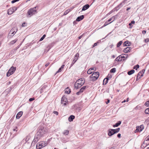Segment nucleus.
Listing matches in <instances>:
<instances>
[{
    "label": "nucleus",
    "instance_id": "f257e3e1",
    "mask_svg": "<svg viewBox=\"0 0 149 149\" xmlns=\"http://www.w3.org/2000/svg\"><path fill=\"white\" fill-rule=\"evenodd\" d=\"M85 80L84 78H81L75 82L74 84V88L77 89L80 88L84 83Z\"/></svg>",
    "mask_w": 149,
    "mask_h": 149
},
{
    "label": "nucleus",
    "instance_id": "f03ea898",
    "mask_svg": "<svg viewBox=\"0 0 149 149\" xmlns=\"http://www.w3.org/2000/svg\"><path fill=\"white\" fill-rule=\"evenodd\" d=\"M99 75V72H93L90 77V80L92 81H94L97 80Z\"/></svg>",
    "mask_w": 149,
    "mask_h": 149
},
{
    "label": "nucleus",
    "instance_id": "7ed1b4c3",
    "mask_svg": "<svg viewBox=\"0 0 149 149\" xmlns=\"http://www.w3.org/2000/svg\"><path fill=\"white\" fill-rule=\"evenodd\" d=\"M36 7H34L30 9L27 12V14L30 17L32 16L33 15L37 13V10H36Z\"/></svg>",
    "mask_w": 149,
    "mask_h": 149
},
{
    "label": "nucleus",
    "instance_id": "20e7f679",
    "mask_svg": "<svg viewBox=\"0 0 149 149\" xmlns=\"http://www.w3.org/2000/svg\"><path fill=\"white\" fill-rule=\"evenodd\" d=\"M47 145V143L45 141L40 142L37 144L36 148L37 149H40L45 146Z\"/></svg>",
    "mask_w": 149,
    "mask_h": 149
},
{
    "label": "nucleus",
    "instance_id": "39448f33",
    "mask_svg": "<svg viewBox=\"0 0 149 149\" xmlns=\"http://www.w3.org/2000/svg\"><path fill=\"white\" fill-rule=\"evenodd\" d=\"M116 19V17L115 16H113L110 18L108 20L106 21L104 23L103 26L100 27V28H102L103 27L111 23L114 21Z\"/></svg>",
    "mask_w": 149,
    "mask_h": 149
},
{
    "label": "nucleus",
    "instance_id": "423d86ee",
    "mask_svg": "<svg viewBox=\"0 0 149 149\" xmlns=\"http://www.w3.org/2000/svg\"><path fill=\"white\" fill-rule=\"evenodd\" d=\"M16 70V68H14L13 67H12L9 70L7 73L6 76L7 77L10 76L11 75L13 74Z\"/></svg>",
    "mask_w": 149,
    "mask_h": 149
},
{
    "label": "nucleus",
    "instance_id": "0eeeda50",
    "mask_svg": "<svg viewBox=\"0 0 149 149\" xmlns=\"http://www.w3.org/2000/svg\"><path fill=\"white\" fill-rule=\"evenodd\" d=\"M17 9L15 7H13L12 8H10L8 10V14L9 15H11Z\"/></svg>",
    "mask_w": 149,
    "mask_h": 149
},
{
    "label": "nucleus",
    "instance_id": "6e6552de",
    "mask_svg": "<svg viewBox=\"0 0 149 149\" xmlns=\"http://www.w3.org/2000/svg\"><path fill=\"white\" fill-rule=\"evenodd\" d=\"M79 53H77L75 56L71 64V66H72L76 62L79 57Z\"/></svg>",
    "mask_w": 149,
    "mask_h": 149
},
{
    "label": "nucleus",
    "instance_id": "1a4fd4ad",
    "mask_svg": "<svg viewBox=\"0 0 149 149\" xmlns=\"http://www.w3.org/2000/svg\"><path fill=\"white\" fill-rule=\"evenodd\" d=\"M67 102L68 100L67 98L65 97H62L61 100V104H63V105H65Z\"/></svg>",
    "mask_w": 149,
    "mask_h": 149
},
{
    "label": "nucleus",
    "instance_id": "9d476101",
    "mask_svg": "<svg viewBox=\"0 0 149 149\" xmlns=\"http://www.w3.org/2000/svg\"><path fill=\"white\" fill-rule=\"evenodd\" d=\"M38 132H39L41 134V135L43 136L45 133V131L44 128L41 127L39 128Z\"/></svg>",
    "mask_w": 149,
    "mask_h": 149
},
{
    "label": "nucleus",
    "instance_id": "9b49d317",
    "mask_svg": "<svg viewBox=\"0 0 149 149\" xmlns=\"http://www.w3.org/2000/svg\"><path fill=\"white\" fill-rule=\"evenodd\" d=\"M86 86H84L82 87L79 90V91L76 93V94L77 95H79L80 94L82 93L84 91L85 89L86 88Z\"/></svg>",
    "mask_w": 149,
    "mask_h": 149
},
{
    "label": "nucleus",
    "instance_id": "f8f14e48",
    "mask_svg": "<svg viewBox=\"0 0 149 149\" xmlns=\"http://www.w3.org/2000/svg\"><path fill=\"white\" fill-rule=\"evenodd\" d=\"M112 130L113 129H110L108 130V135L109 136H111L114 134L113 131Z\"/></svg>",
    "mask_w": 149,
    "mask_h": 149
},
{
    "label": "nucleus",
    "instance_id": "ddd939ff",
    "mask_svg": "<svg viewBox=\"0 0 149 149\" xmlns=\"http://www.w3.org/2000/svg\"><path fill=\"white\" fill-rule=\"evenodd\" d=\"M132 48L130 47H127L125 48L124 50L125 53H128L130 52Z\"/></svg>",
    "mask_w": 149,
    "mask_h": 149
},
{
    "label": "nucleus",
    "instance_id": "4468645a",
    "mask_svg": "<svg viewBox=\"0 0 149 149\" xmlns=\"http://www.w3.org/2000/svg\"><path fill=\"white\" fill-rule=\"evenodd\" d=\"M30 137H31L30 136H27L26 137V138L25 139H24L23 140V141H25V143H30L29 142V141Z\"/></svg>",
    "mask_w": 149,
    "mask_h": 149
},
{
    "label": "nucleus",
    "instance_id": "2eb2a0df",
    "mask_svg": "<svg viewBox=\"0 0 149 149\" xmlns=\"http://www.w3.org/2000/svg\"><path fill=\"white\" fill-rule=\"evenodd\" d=\"M23 113L22 111H20L19 112L16 116V118L17 119H19L22 116Z\"/></svg>",
    "mask_w": 149,
    "mask_h": 149
},
{
    "label": "nucleus",
    "instance_id": "dca6fc26",
    "mask_svg": "<svg viewBox=\"0 0 149 149\" xmlns=\"http://www.w3.org/2000/svg\"><path fill=\"white\" fill-rule=\"evenodd\" d=\"M84 17V15H81L80 16L78 17L76 19V21L77 22H79L83 19Z\"/></svg>",
    "mask_w": 149,
    "mask_h": 149
},
{
    "label": "nucleus",
    "instance_id": "f3484780",
    "mask_svg": "<svg viewBox=\"0 0 149 149\" xmlns=\"http://www.w3.org/2000/svg\"><path fill=\"white\" fill-rule=\"evenodd\" d=\"M15 29V28L12 29L10 31L9 34L13 35V36L16 32L14 30Z\"/></svg>",
    "mask_w": 149,
    "mask_h": 149
},
{
    "label": "nucleus",
    "instance_id": "a211bd4d",
    "mask_svg": "<svg viewBox=\"0 0 149 149\" xmlns=\"http://www.w3.org/2000/svg\"><path fill=\"white\" fill-rule=\"evenodd\" d=\"M143 128V125L140 126L136 127V130L139 132L141 131Z\"/></svg>",
    "mask_w": 149,
    "mask_h": 149
},
{
    "label": "nucleus",
    "instance_id": "6ab92c4d",
    "mask_svg": "<svg viewBox=\"0 0 149 149\" xmlns=\"http://www.w3.org/2000/svg\"><path fill=\"white\" fill-rule=\"evenodd\" d=\"M89 5L87 4L85 5L83 7L82 9V11H84L87 10L89 8Z\"/></svg>",
    "mask_w": 149,
    "mask_h": 149
},
{
    "label": "nucleus",
    "instance_id": "aec40b11",
    "mask_svg": "<svg viewBox=\"0 0 149 149\" xmlns=\"http://www.w3.org/2000/svg\"><path fill=\"white\" fill-rule=\"evenodd\" d=\"M75 117L73 115H71L68 118V120L70 122L72 121L74 118Z\"/></svg>",
    "mask_w": 149,
    "mask_h": 149
},
{
    "label": "nucleus",
    "instance_id": "412c9836",
    "mask_svg": "<svg viewBox=\"0 0 149 149\" xmlns=\"http://www.w3.org/2000/svg\"><path fill=\"white\" fill-rule=\"evenodd\" d=\"M127 0H124L122 2H121L119 5L118 6V7L119 8H121L123 6V5L125 4V2Z\"/></svg>",
    "mask_w": 149,
    "mask_h": 149
},
{
    "label": "nucleus",
    "instance_id": "4be33fe9",
    "mask_svg": "<svg viewBox=\"0 0 149 149\" xmlns=\"http://www.w3.org/2000/svg\"><path fill=\"white\" fill-rule=\"evenodd\" d=\"M121 55H120L117 57L115 59V61H122V59L121 58L120 56Z\"/></svg>",
    "mask_w": 149,
    "mask_h": 149
},
{
    "label": "nucleus",
    "instance_id": "5701e85b",
    "mask_svg": "<svg viewBox=\"0 0 149 149\" xmlns=\"http://www.w3.org/2000/svg\"><path fill=\"white\" fill-rule=\"evenodd\" d=\"M108 79H109L108 78H105L103 81V84L105 85H106L108 83Z\"/></svg>",
    "mask_w": 149,
    "mask_h": 149
},
{
    "label": "nucleus",
    "instance_id": "b1692460",
    "mask_svg": "<svg viewBox=\"0 0 149 149\" xmlns=\"http://www.w3.org/2000/svg\"><path fill=\"white\" fill-rule=\"evenodd\" d=\"M130 42H129L128 41H125L124 42L123 45L124 46H130Z\"/></svg>",
    "mask_w": 149,
    "mask_h": 149
},
{
    "label": "nucleus",
    "instance_id": "393cba45",
    "mask_svg": "<svg viewBox=\"0 0 149 149\" xmlns=\"http://www.w3.org/2000/svg\"><path fill=\"white\" fill-rule=\"evenodd\" d=\"M121 121H119L118 123H116L113 126V127H117L121 124Z\"/></svg>",
    "mask_w": 149,
    "mask_h": 149
},
{
    "label": "nucleus",
    "instance_id": "a878e982",
    "mask_svg": "<svg viewBox=\"0 0 149 149\" xmlns=\"http://www.w3.org/2000/svg\"><path fill=\"white\" fill-rule=\"evenodd\" d=\"M40 138V137L39 136H36L35 135V138L33 140H34V141H35L36 142H37Z\"/></svg>",
    "mask_w": 149,
    "mask_h": 149
},
{
    "label": "nucleus",
    "instance_id": "bb28decb",
    "mask_svg": "<svg viewBox=\"0 0 149 149\" xmlns=\"http://www.w3.org/2000/svg\"><path fill=\"white\" fill-rule=\"evenodd\" d=\"M120 130V128H118L116 129H113L112 130V131H113L114 132V133L116 134Z\"/></svg>",
    "mask_w": 149,
    "mask_h": 149
},
{
    "label": "nucleus",
    "instance_id": "cd10ccee",
    "mask_svg": "<svg viewBox=\"0 0 149 149\" xmlns=\"http://www.w3.org/2000/svg\"><path fill=\"white\" fill-rule=\"evenodd\" d=\"M135 72V70H132L127 72V74L129 75H131L134 73Z\"/></svg>",
    "mask_w": 149,
    "mask_h": 149
},
{
    "label": "nucleus",
    "instance_id": "c85d7f7f",
    "mask_svg": "<svg viewBox=\"0 0 149 149\" xmlns=\"http://www.w3.org/2000/svg\"><path fill=\"white\" fill-rule=\"evenodd\" d=\"M69 133V131L68 130H65L63 133V134L65 135H68Z\"/></svg>",
    "mask_w": 149,
    "mask_h": 149
},
{
    "label": "nucleus",
    "instance_id": "c756f323",
    "mask_svg": "<svg viewBox=\"0 0 149 149\" xmlns=\"http://www.w3.org/2000/svg\"><path fill=\"white\" fill-rule=\"evenodd\" d=\"M71 92L70 89H69L68 88H67L65 89V93L67 94H69Z\"/></svg>",
    "mask_w": 149,
    "mask_h": 149
},
{
    "label": "nucleus",
    "instance_id": "7c9ffc66",
    "mask_svg": "<svg viewBox=\"0 0 149 149\" xmlns=\"http://www.w3.org/2000/svg\"><path fill=\"white\" fill-rule=\"evenodd\" d=\"M145 71V70L144 69H143L141 71H140L138 74V77H139L140 75V74L142 73L143 74L144 73Z\"/></svg>",
    "mask_w": 149,
    "mask_h": 149
},
{
    "label": "nucleus",
    "instance_id": "2f4dec72",
    "mask_svg": "<svg viewBox=\"0 0 149 149\" xmlns=\"http://www.w3.org/2000/svg\"><path fill=\"white\" fill-rule=\"evenodd\" d=\"M17 40V39H15L14 40H13L11 41L10 42V45H13L15 43Z\"/></svg>",
    "mask_w": 149,
    "mask_h": 149
},
{
    "label": "nucleus",
    "instance_id": "473e14b6",
    "mask_svg": "<svg viewBox=\"0 0 149 149\" xmlns=\"http://www.w3.org/2000/svg\"><path fill=\"white\" fill-rule=\"evenodd\" d=\"M135 23L134 21H132L129 24V25L130 26V28L131 29L132 27V24H134Z\"/></svg>",
    "mask_w": 149,
    "mask_h": 149
},
{
    "label": "nucleus",
    "instance_id": "72a5a7b5",
    "mask_svg": "<svg viewBox=\"0 0 149 149\" xmlns=\"http://www.w3.org/2000/svg\"><path fill=\"white\" fill-rule=\"evenodd\" d=\"M41 134H40L39 133V132H37L36 134V135L37 136H39L41 138L43 136V135H41Z\"/></svg>",
    "mask_w": 149,
    "mask_h": 149
},
{
    "label": "nucleus",
    "instance_id": "f704fd0d",
    "mask_svg": "<svg viewBox=\"0 0 149 149\" xmlns=\"http://www.w3.org/2000/svg\"><path fill=\"white\" fill-rule=\"evenodd\" d=\"M123 43V42L122 41H119L117 44V47H119L120 45L122 44Z\"/></svg>",
    "mask_w": 149,
    "mask_h": 149
},
{
    "label": "nucleus",
    "instance_id": "c9c22d12",
    "mask_svg": "<svg viewBox=\"0 0 149 149\" xmlns=\"http://www.w3.org/2000/svg\"><path fill=\"white\" fill-rule=\"evenodd\" d=\"M139 65L137 64L136 65H135L133 69H135L136 70H137V69L139 68Z\"/></svg>",
    "mask_w": 149,
    "mask_h": 149
},
{
    "label": "nucleus",
    "instance_id": "e433bc0d",
    "mask_svg": "<svg viewBox=\"0 0 149 149\" xmlns=\"http://www.w3.org/2000/svg\"><path fill=\"white\" fill-rule=\"evenodd\" d=\"M145 112L146 114H149V107L145 110Z\"/></svg>",
    "mask_w": 149,
    "mask_h": 149
},
{
    "label": "nucleus",
    "instance_id": "4c0bfd02",
    "mask_svg": "<svg viewBox=\"0 0 149 149\" xmlns=\"http://www.w3.org/2000/svg\"><path fill=\"white\" fill-rule=\"evenodd\" d=\"M116 71V69L115 68H112L110 71L111 72L114 73Z\"/></svg>",
    "mask_w": 149,
    "mask_h": 149
},
{
    "label": "nucleus",
    "instance_id": "58836bf2",
    "mask_svg": "<svg viewBox=\"0 0 149 149\" xmlns=\"http://www.w3.org/2000/svg\"><path fill=\"white\" fill-rule=\"evenodd\" d=\"M46 37L45 34L43 36L40 38L39 41H40L42 40Z\"/></svg>",
    "mask_w": 149,
    "mask_h": 149
},
{
    "label": "nucleus",
    "instance_id": "ea45409f",
    "mask_svg": "<svg viewBox=\"0 0 149 149\" xmlns=\"http://www.w3.org/2000/svg\"><path fill=\"white\" fill-rule=\"evenodd\" d=\"M100 41L99 40V41H98L97 42H96V43H95L94 45H93V47H95V46H97V44L98 43H100Z\"/></svg>",
    "mask_w": 149,
    "mask_h": 149
},
{
    "label": "nucleus",
    "instance_id": "a19ab883",
    "mask_svg": "<svg viewBox=\"0 0 149 149\" xmlns=\"http://www.w3.org/2000/svg\"><path fill=\"white\" fill-rule=\"evenodd\" d=\"M93 72V71H92L90 69H89L87 71V73L88 74H90Z\"/></svg>",
    "mask_w": 149,
    "mask_h": 149
},
{
    "label": "nucleus",
    "instance_id": "79ce46f5",
    "mask_svg": "<svg viewBox=\"0 0 149 149\" xmlns=\"http://www.w3.org/2000/svg\"><path fill=\"white\" fill-rule=\"evenodd\" d=\"M145 105L147 106L148 107L149 106V100L148 101H147L145 103Z\"/></svg>",
    "mask_w": 149,
    "mask_h": 149
},
{
    "label": "nucleus",
    "instance_id": "37998d69",
    "mask_svg": "<svg viewBox=\"0 0 149 149\" xmlns=\"http://www.w3.org/2000/svg\"><path fill=\"white\" fill-rule=\"evenodd\" d=\"M37 142H36L35 141H34V140H33V141H32V142L31 145L34 146L35 144Z\"/></svg>",
    "mask_w": 149,
    "mask_h": 149
},
{
    "label": "nucleus",
    "instance_id": "c03bdc74",
    "mask_svg": "<svg viewBox=\"0 0 149 149\" xmlns=\"http://www.w3.org/2000/svg\"><path fill=\"white\" fill-rule=\"evenodd\" d=\"M63 70V69H62V68H61L60 67L56 73H57L59 72H61Z\"/></svg>",
    "mask_w": 149,
    "mask_h": 149
},
{
    "label": "nucleus",
    "instance_id": "a18cd8bd",
    "mask_svg": "<svg viewBox=\"0 0 149 149\" xmlns=\"http://www.w3.org/2000/svg\"><path fill=\"white\" fill-rule=\"evenodd\" d=\"M13 131L17 132L18 130H17V127H16L15 128H14L13 129Z\"/></svg>",
    "mask_w": 149,
    "mask_h": 149
},
{
    "label": "nucleus",
    "instance_id": "49530a36",
    "mask_svg": "<svg viewBox=\"0 0 149 149\" xmlns=\"http://www.w3.org/2000/svg\"><path fill=\"white\" fill-rule=\"evenodd\" d=\"M19 1V0H13L11 1V3H15V2L18 1Z\"/></svg>",
    "mask_w": 149,
    "mask_h": 149
},
{
    "label": "nucleus",
    "instance_id": "de8ad7c7",
    "mask_svg": "<svg viewBox=\"0 0 149 149\" xmlns=\"http://www.w3.org/2000/svg\"><path fill=\"white\" fill-rule=\"evenodd\" d=\"M69 11H68V10H66V11H65L64 12V15H66L69 12Z\"/></svg>",
    "mask_w": 149,
    "mask_h": 149
},
{
    "label": "nucleus",
    "instance_id": "09e8293b",
    "mask_svg": "<svg viewBox=\"0 0 149 149\" xmlns=\"http://www.w3.org/2000/svg\"><path fill=\"white\" fill-rule=\"evenodd\" d=\"M145 42H149V39L146 38L145 40Z\"/></svg>",
    "mask_w": 149,
    "mask_h": 149
},
{
    "label": "nucleus",
    "instance_id": "8fccbe9b",
    "mask_svg": "<svg viewBox=\"0 0 149 149\" xmlns=\"http://www.w3.org/2000/svg\"><path fill=\"white\" fill-rule=\"evenodd\" d=\"M35 99L34 98H30L29 99V101H30V102H31V101H33V100H34Z\"/></svg>",
    "mask_w": 149,
    "mask_h": 149
},
{
    "label": "nucleus",
    "instance_id": "3c124183",
    "mask_svg": "<svg viewBox=\"0 0 149 149\" xmlns=\"http://www.w3.org/2000/svg\"><path fill=\"white\" fill-rule=\"evenodd\" d=\"M143 76V74L142 73L140 74V75L139 76V78L140 79L141 77Z\"/></svg>",
    "mask_w": 149,
    "mask_h": 149
},
{
    "label": "nucleus",
    "instance_id": "603ef678",
    "mask_svg": "<svg viewBox=\"0 0 149 149\" xmlns=\"http://www.w3.org/2000/svg\"><path fill=\"white\" fill-rule=\"evenodd\" d=\"M49 64V63L48 62L45 65V66L47 67Z\"/></svg>",
    "mask_w": 149,
    "mask_h": 149
},
{
    "label": "nucleus",
    "instance_id": "864d4df0",
    "mask_svg": "<svg viewBox=\"0 0 149 149\" xmlns=\"http://www.w3.org/2000/svg\"><path fill=\"white\" fill-rule=\"evenodd\" d=\"M146 33V31L145 30H143L142 31V33L143 34H145Z\"/></svg>",
    "mask_w": 149,
    "mask_h": 149
},
{
    "label": "nucleus",
    "instance_id": "5fc2aeb1",
    "mask_svg": "<svg viewBox=\"0 0 149 149\" xmlns=\"http://www.w3.org/2000/svg\"><path fill=\"white\" fill-rule=\"evenodd\" d=\"M117 136L119 138H120L121 136V134L120 133L118 134L117 135Z\"/></svg>",
    "mask_w": 149,
    "mask_h": 149
},
{
    "label": "nucleus",
    "instance_id": "6e6d98bb",
    "mask_svg": "<svg viewBox=\"0 0 149 149\" xmlns=\"http://www.w3.org/2000/svg\"><path fill=\"white\" fill-rule=\"evenodd\" d=\"M54 113L56 115H58V113L57 111H54Z\"/></svg>",
    "mask_w": 149,
    "mask_h": 149
},
{
    "label": "nucleus",
    "instance_id": "4d7b16f0",
    "mask_svg": "<svg viewBox=\"0 0 149 149\" xmlns=\"http://www.w3.org/2000/svg\"><path fill=\"white\" fill-rule=\"evenodd\" d=\"M64 66H65V65H63L61 66V68H62V69H63L64 67Z\"/></svg>",
    "mask_w": 149,
    "mask_h": 149
},
{
    "label": "nucleus",
    "instance_id": "13d9d810",
    "mask_svg": "<svg viewBox=\"0 0 149 149\" xmlns=\"http://www.w3.org/2000/svg\"><path fill=\"white\" fill-rule=\"evenodd\" d=\"M147 138V140L149 141V135L146 137Z\"/></svg>",
    "mask_w": 149,
    "mask_h": 149
},
{
    "label": "nucleus",
    "instance_id": "bf43d9fd",
    "mask_svg": "<svg viewBox=\"0 0 149 149\" xmlns=\"http://www.w3.org/2000/svg\"><path fill=\"white\" fill-rule=\"evenodd\" d=\"M110 102V100L109 99H108L107 102H106V104H107Z\"/></svg>",
    "mask_w": 149,
    "mask_h": 149
},
{
    "label": "nucleus",
    "instance_id": "052dcab7",
    "mask_svg": "<svg viewBox=\"0 0 149 149\" xmlns=\"http://www.w3.org/2000/svg\"><path fill=\"white\" fill-rule=\"evenodd\" d=\"M82 36H83V35H81V36H79V39H81V38L82 37Z\"/></svg>",
    "mask_w": 149,
    "mask_h": 149
},
{
    "label": "nucleus",
    "instance_id": "680f3d73",
    "mask_svg": "<svg viewBox=\"0 0 149 149\" xmlns=\"http://www.w3.org/2000/svg\"><path fill=\"white\" fill-rule=\"evenodd\" d=\"M94 69V68H91L89 69H90L91 70H92H92H93Z\"/></svg>",
    "mask_w": 149,
    "mask_h": 149
},
{
    "label": "nucleus",
    "instance_id": "e2e57ef3",
    "mask_svg": "<svg viewBox=\"0 0 149 149\" xmlns=\"http://www.w3.org/2000/svg\"><path fill=\"white\" fill-rule=\"evenodd\" d=\"M120 57H121V58L122 59V58H125V57L124 56H121Z\"/></svg>",
    "mask_w": 149,
    "mask_h": 149
},
{
    "label": "nucleus",
    "instance_id": "0e129e2a",
    "mask_svg": "<svg viewBox=\"0 0 149 149\" xmlns=\"http://www.w3.org/2000/svg\"><path fill=\"white\" fill-rule=\"evenodd\" d=\"M112 58H114L115 57V56L114 55H113L112 56Z\"/></svg>",
    "mask_w": 149,
    "mask_h": 149
},
{
    "label": "nucleus",
    "instance_id": "69168bd1",
    "mask_svg": "<svg viewBox=\"0 0 149 149\" xmlns=\"http://www.w3.org/2000/svg\"><path fill=\"white\" fill-rule=\"evenodd\" d=\"M25 24V23H23L22 24V26H23V27H24V24Z\"/></svg>",
    "mask_w": 149,
    "mask_h": 149
},
{
    "label": "nucleus",
    "instance_id": "338daca9",
    "mask_svg": "<svg viewBox=\"0 0 149 149\" xmlns=\"http://www.w3.org/2000/svg\"><path fill=\"white\" fill-rule=\"evenodd\" d=\"M130 9V8H127V10L128 11Z\"/></svg>",
    "mask_w": 149,
    "mask_h": 149
},
{
    "label": "nucleus",
    "instance_id": "774afa93",
    "mask_svg": "<svg viewBox=\"0 0 149 149\" xmlns=\"http://www.w3.org/2000/svg\"><path fill=\"white\" fill-rule=\"evenodd\" d=\"M126 101V100H124L123 102H122V103H124V102H125Z\"/></svg>",
    "mask_w": 149,
    "mask_h": 149
}]
</instances>
